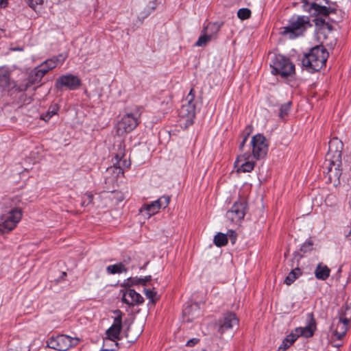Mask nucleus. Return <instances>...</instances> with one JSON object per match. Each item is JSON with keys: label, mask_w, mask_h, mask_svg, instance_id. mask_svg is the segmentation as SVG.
I'll return each mask as SVG.
<instances>
[{"label": "nucleus", "mask_w": 351, "mask_h": 351, "mask_svg": "<svg viewBox=\"0 0 351 351\" xmlns=\"http://www.w3.org/2000/svg\"><path fill=\"white\" fill-rule=\"evenodd\" d=\"M308 247H309L310 245H313V243H311L310 241H308Z\"/></svg>", "instance_id": "48"}, {"label": "nucleus", "mask_w": 351, "mask_h": 351, "mask_svg": "<svg viewBox=\"0 0 351 351\" xmlns=\"http://www.w3.org/2000/svg\"><path fill=\"white\" fill-rule=\"evenodd\" d=\"M234 231H230V237H231V239H232V241L233 243H234V241L236 239V237H235V235H234Z\"/></svg>", "instance_id": "43"}, {"label": "nucleus", "mask_w": 351, "mask_h": 351, "mask_svg": "<svg viewBox=\"0 0 351 351\" xmlns=\"http://www.w3.org/2000/svg\"><path fill=\"white\" fill-rule=\"evenodd\" d=\"M301 2L302 3V6L305 8V6L307 5V0H301Z\"/></svg>", "instance_id": "44"}, {"label": "nucleus", "mask_w": 351, "mask_h": 351, "mask_svg": "<svg viewBox=\"0 0 351 351\" xmlns=\"http://www.w3.org/2000/svg\"><path fill=\"white\" fill-rule=\"evenodd\" d=\"M126 267L121 263L110 265L106 267V271L108 274H121L123 272H126Z\"/></svg>", "instance_id": "26"}, {"label": "nucleus", "mask_w": 351, "mask_h": 351, "mask_svg": "<svg viewBox=\"0 0 351 351\" xmlns=\"http://www.w3.org/2000/svg\"><path fill=\"white\" fill-rule=\"evenodd\" d=\"M222 25V23L219 22L208 23L206 26L204 27L202 31L208 34L212 39H215Z\"/></svg>", "instance_id": "22"}, {"label": "nucleus", "mask_w": 351, "mask_h": 351, "mask_svg": "<svg viewBox=\"0 0 351 351\" xmlns=\"http://www.w3.org/2000/svg\"><path fill=\"white\" fill-rule=\"evenodd\" d=\"M113 165L119 169V173H123V169L130 166V160L125 157V144L123 141L117 145Z\"/></svg>", "instance_id": "14"}, {"label": "nucleus", "mask_w": 351, "mask_h": 351, "mask_svg": "<svg viewBox=\"0 0 351 351\" xmlns=\"http://www.w3.org/2000/svg\"><path fill=\"white\" fill-rule=\"evenodd\" d=\"M228 243L227 235L221 232L217 234L214 237V243L217 247L224 246Z\"/></svg>", "instance_id": "29"}, {"label": "nucleus", "mask_w": 351, "mask_h": 351, "mask_svg": "<svg viewBox=\"0 0 351 351\" xmlns=\"http://www.w3.org/2000/svg\"><path fill=\"white\" fill-rule=\"evenodd\" d=\"M0 86L5 90H10L14 86V83L10 81L9 72L4 69L0 70Z\"/></svg>", "instance_id": "24"}, {"label": "nucleus", "mask_w": 351, "mask_h": 351, "mask_svg": "<svg viewBox=\"0 0 351 351\" xmlns=\"http://www.w3.org/2000/svg\"><path fill=\"white\" fill-rule=\"evenodd\" d=\"M341 345H342L341 343H336V344H334L333 346L335 347H340V346H341Z\"/></svg>", "instance_id": "46"}, {"label": "nucleus", "mask_w": 351, "mask_h": 351, "mask_svg": "<svg viewBox=\"0 0 351 351\" xmlns=\"http://www.w3.org/2000/svg\"><path fill=\"white\" fill-rule=\"evenodd\" d=\"M199 339H197V338H193L191 339H189L186 343V346H189V347H192L193 346H195V344H197L198 342H199Z\"/></svg>", "instance_id": "37"}, {"label": "nucleus", "mask_w": 351, "mask_h": 351, "mask_svg": "<svg viewBox=\"0 0 351 351\" xmlns=\"http://www.w3.org/2000/svg\"><path fill=\"white\" fill-rule=\"evenodd\" d=\"M139 278H140L138 277L129 278L127 280V285L128 286L141 285V280H139Z\"/></svg>", "instance_id": "36"}, {"label": "nucleus", "mask_w": 351, "mask_h": 351, "mask_svg": "<svg viewBox=\"0 0 351 351\" xmlns=\"http://www.w3.org/2000/svg\"><path fill=\"white\" fill-rule=\"evenodd\" d=\"M342 148L343 144L337 138H332L328 143L326 160L329 163L327 174L330 182L333 178L339 180L341 174L339 165L341 162Z\"/></svg>", "instance_id": "3"}, {"label": "nucleus", "mask_w": 351, "mask_h": 351, "mask_svg": "<svg viewBox=\"0 0 351 351\" xmlns=\"http://www.w3.org/2000/svg\"><path fill=\"white\" fill-rule=\"evenodd\" d=\"M291 108V103L287 102L281 106L280 109L279 117L280 119H284L287 115Z\"/></svg>", "instance_id": "33"}, {"label": "nucleus", "mask_w": 351, "mask_h": 351, "mask_svg": "<svg viewBox=\"0 0 351 351\" xmlns=\"http://www.w3.org/2000/svg\"><path fill=\"white\" fill-rule=\"evenodd\" d=\"M59 108L56 104L49 107L48 111L41 115V119L45 121H48L54 114H56Z\"/></svg>", "instance_id": "30"}, {"label": "nucleus", "mask_w": 351, "mask_h": 351, "mask_svg": "<svg viewBox=\"0 0 351 351\" xmlns=\"http://www.w3.org/2000/svg\"><path fill=\"white\" fill-rule=\"evenodd\" d=\"M306 25V16L293 15L289 19L287 25L280 29V34L291 40L295 39L304 35Z\"/></svg>", "instance_id": "4"}, {"label": "nucleus", "mask_w": 351, "mask_h": 351, "mask_svg": "<svg viewBox=\"0 0 351 351\" xmlns=\"http://www.w3.org/2000/svg\"><path fill=\"white\" fill-rule=\"evenodd\" d=\"M66 58V56L64 54H59L58 56H53L51 58L47 59L45 61L48 69L52 70L57 66H60Z\"/></svg>", "instance_id": "23"}, {"label": "nucleus", "mask_w": 351, "mask_h": 351, "mask_svg": "<svg viewBox=\"0 0 351 351\" xmlns=\"http://www.w3.org/2000/svg\"><path fill=\"white\" fill-rule=\"evenodd\" d=\"M29 6L35 11L40 10L45 0H26Z\"/></svg>", "instance_id": "31"}, {"label": "nucleus", "mask_w": 351, "mask_h": 351, "mask_svg": "<svg viewBox=\"0 0 351 351\" xmlns=\"http://www.w3.org/2000/svg\"><path fill=\"white\" fill-rule=\"evenodd\" d=\"M141 114L142 108L138 106L126 112L116 125L117 134L123 136L134 130L139 124Z\"/></svg>", "instance_id": "5"}, {"label": "nucleus", "mask_w": 351, "mask_h": 351, "mask_svg": "<svg viewBox=\"0 0 351 351\" xmlns=\"http://www.w3.org/2000/svg\"><path fill=\"white\" fill-rule=\"evenodd\" d=\"M302 274L301 269L297 267L294 269H293L287 276L285 280V283L287 285L293 283L296 278L300 276Z\"/></svg>", "instance_id": "27"}, {"label": "nucleus", "mask_w": 351, "mask_h": 351, "mask_svg": "<svg viewBox=\"0 0 351 351\" xmlns=\"http://www.w3.org/2000/svg\"><path fill=\"white\" fill-rule=\"evenodd\" d=\"M202 351H206V350H202Z\"/></svg>", "instance_id": "50"}, {"label": "nucleus", "mask_w": 351, "mask_h": 351, "mask_svg": "<svg viewBox=\"0 0 351 351\" xmlns=\"http://www.w3.org/2000/svg\"><path fill=\"white\" fill-rule=\"evenodd\" d=\"M251 16V11L248 8H241L237 12V16L241 19H247Z\"/></svg>", "instance_id": "32"}, {"label": "nucleus", "mask_w": 351, "mask_h": 351, "mask_svg": "<svg viewBox=\"0 0 351 351\" xmlns=\"http://www.w3.org/2000/svg\"><path fill=\"white\" fill-rule=\"evenodd\" d=\"M144 292L147 298L150 300L152 303H154L156 300L155 297L156 295V292L150 289H145Z\"/></svg>", "instance_id": "35"}, {"label": "nucleus", "mask_w": 351, "mask_h": 351, "mask_svg": "<svg viewBox=\"0 0 351 351\" xmlns=\"http://www.w3.org/2000/svg\"><path fill=\"white\" fill-rule=\"evenodd\" d=\"M330 269L323 263H319L315 270L316 278L322 280H326L330 276Z\"/></svg>", "instance_id": "25"}, {"label": "nucleus", "mask_w": 351, "mask_h": 351, "mask_svg": "<svg viewBox=\"0 0 351 351\" xmlns=\"http://www.w3.org/2000/svg\"><path fill=\"white\" fill-rule=\"evenodd\" d=\"M335 12V8L328 5L327 0H315L311 3L308 8V13L311 15V19H308V26H312L313 23L315 32L326 36L332 31V27L326 21L325 18Z\"/></svg>", "instance_id": "1"}, {"label": "nucleus", "mask_w": 351, "mask_h": 351, "mask_svg": "<svg viewBox=\"0 0 351 351\" xmlns=\"http://www.w3.org/2000/svg\"><path fill=\"white\" fill-rule=\"evenodd\" d=\"M45 75V71H40V69H38V68L36 66L33 70L31 71V72L29 74L27 80L28 84L25 86V89L27 88V86L29 84H34L36 83H39L42 78Z\"/></svg>", "instance_id": "21"}, {"label": "nucleus", "mask_w": 351, "mask_h": 351, "mask_svg": "<svg viewBox=\"0 0 351 351\" xmlns=\"http://www.w3.org/2000/svg\"><path fill=\"white\" fill-rule=\"evenodd\" d=\"M122 301L129 306H134L142 304L143 298L134 289H128L122 295Z\"/></svg>", "instance_id": "20"}, {"label": "nucleus", "mask_w": 351, "mask_h": 351, "mask_svg": "<svg viewBox=\"0 0 351 351\" xmlns=\"http://www.w3.org/2000/svg\"><path fill=\"white\" fill-rule=\"evenodd\" d=\"M304 57L305 58H307V53H304Z\"/></svg>", "instance_id": "49"}, {"label": "nucleus", "mask_w": 351, "mask_h": 351, "mask_svg": "<svg viewBox=\"0 0 351 351\" xmlns=\"http://www.w3.org/2000/svg\"><path fill=\"white\" fill-rule=\"evenodd\" d=\"M252 157L256 160L263 158L268 152V143L261 134L254 135L251 140Z\"/></svg>", "instance_id": "12"}, {"label": "nucleus", "mask_w": 351, "mask_h": 351, "mask_svg": "<svg viewBox=\"0 0 351 351\" xmlns=\"http://www.w3.org/2000/svg\"><path fill=\"white\" fill-rule=\"evenodd\" d=\"M114 314L116 315L114 319V322L112 326L106 330V339L105 341H112L114 342L116 347H118V343L117 341L120 340V333L122 328V313L119 310L114 311Z\"/></svg>", "instance_id": "13"}, {"label": "nucleus", "mask_w": 351, "mask_h": 351, "mask_svg": "<svg viewBox=\"0 0 351 351\" xmlns=\"http://www.w3.org/2000/svg\"><path fill=\"white\" fill-rule=\"evenodd\" d=\"M302 64L304 65V66L307 68V64H305V60H302Z\"/></svg>", "instance_id": "47"}, {"label": "nucleus", "mask_w": 351, "mask_h": 351, "mask_svg": "<svg viewBox=\"0 0 351 351\" xmlns=\"http://www.w3.org/2000/svg\"><path fill=\"white\" fill-rule=\"evenodd\" d=\"M37 67L38 68V69H40V71H45V75L47 74L49 71H51L50 69H48V66H47V64L45 62L41 63Z\"/></svg>", "instance_id": "38"}, {"label": "nucleus", "mask_w": 351, "mask_h": 351, "mask_svg": "<svg viewBox=\"0 0 351 351\" xmlns=\"http://www.w3.org/2000/svg\"><path fill=\"white\" fill-rule=\"evenodd\" d=\"M238 324L239 319L234 313H226L224 315L223 318L219 321L218 331L221 334H223L227 330L232 329L234 326H237Z\"/></svg>", "instance_id": "19"}, {"label": "nucleus", "mask_w": 351, "mask_h": 351, "mask_svg": "<svg viewBox=\"0 0 351 351\" xmlns=\"http://www.w3.org/2000/svg\"><path fill=\"white\" fill-rule=\"evenodd\" d=\"M8 4V0H0V7L1 8H6Z\"/></svg>", "instance_id": "41"}, {"label": "nucleus", "mask_w": 351, "mask_h": 351, "mask_svg": "<svg viewBox=\"0 0 351 351\" xmlns=\"http://www.w3.org/2000/svg\"><path fill=\"white\" fill-rule=\"evenodd\" d=\"M21 217L22 211L18 208H13L10 210L5 211L0 217V234L12 230Z\"/></svg>", "instance_id": "7"}, {"label": "nucleus", "mask_w": 351, "mask_h": 351, "mask_svg": "<svg viewBox=\"0 0 351 351\" xmlns=\"http://www.w3.org/2000/svg\"><path fill=\"white\" fill-rule=\"evenodd\" d=\"M81 339L77 337H71L66 335H60L50 337L47 345L49 348L58 351H66L78 345Z\"/></svg>", "instance_id": "8"}, {"label": "nucleus", "mask_w": 351, "mask_h": 351, "mask_svg": "<svg viewBox=\"0 0 351 351\" xmlns=\"http://www.w3.org/2000/svg\"><path fill=\"white\" fill-rule=\"evenodd\" d=\"M82 206L88 205V204H87V202H86V200L84 199V200H83V202H82Z\"/></svg>", "instance_id": "45"}, {"label": "nucleus", "mask_w": 351, "mask_h": 351, "mask_svg": "<svg viewBox=\"0 0 351 351\" xmlns=\"http://www.w3.org/2000/svg\"><path fill=\"white\" fill-rule=\"evenodd\" d=\"M328 53L323 46L317 45L308 51V72L319 71L327 60Z\"/></svg>", "instance_id": "10"}, {"label": "nucleus", "mask_w": 351, "mask_h": 351, "mask_svg": "<svg viewBox=\"0 0 351 351\" xmlns=\"http://www.w3.org/2000/svg\"><path fill=\"white\" fill-rule=\"evenodd\" d=\"M316 330L317 326L315 320L311 317L308 319V337H312Z\"/></svg>", "instance_id": "34"}, {"label": "nucleus", "mask_w": 351, "mask_h": 351, "mask_svg": "<svg viewBox=\"0 0 351 351\" xmlns=\"http://www.w3.org/2000/svg\"><path fill=\"white\" fill-rule=\"evenodd\" d=\"M252 156L244 154L237 157L234 165L237 167L238 172L249 173L251 172L255 166V162Z\"/></svg>", "instance_id": "16"}, {"label": "nucleus", "mask_w": 351, "mask_h": 351, "mask_svg": "<svg viewBox=\"0 0 351 351\" xmlns=\"http://www.w3.org/2000/svg\"><path fill=\"white\" fill-rule=\"evenodd\" d=\"M195 97L194 90L191 88L178 110V115L184 120L185 126L191 125L193 123L195 116Z\"/></svg>", "instance_id": "6"}, {"label": "nucleus", "mask_w": 351, "mask_h": 351, "mask_svg": "<svg viewBox=\"0 0 351 351\" xmlns=\"http://www.w3.org/2000/svg\"><path fill=\"white\" fill-rule=\"evenodd\" d=\"M247 137H248V135L245 136L244 137V138L243 139L242 142L240 143L239 149H240L241 150H242V149H243V147H244V145H245V143H246V141H247Z\"/></svg>", "instance_id": "42"}, {"label": "nucleus", "mask_w": 351, "mask_h": 351, "mask_svg": "<svg viewBox=\"0 0 351 351\" xmlns=\"http://www.w3.org/2000/svg\"><path fill=\"white\" fill-rule=\"evenodd\" d=\"M245 210V204L241 202H237L226 213V217L232 222L238 223L244 217Z\"/></svg>", "instance_id": "18"}, {"label": "nucleus", "mask_w": 351, "mask_h": 351, "mask_svg": "<svg viewBox=\"0 0 351 351\" xmlns=\"http://www.w3.org/2000/svg\"><path fill=\"white\" fill-rule=\"evenodd\" d=\"M81 80L72 74L63 75L59 77L56 82V87L62 88L65 87L69 90H76L81 86Z\"/></svg>", "instance_id": "15"}, {"label": "nucleus", "mask_w": 351, "mask_h": 351, "mask_svg": "<svg viewBox=\"0 0 351 351\" xmlns=\"http://www.w3.org/2000/svg\"><path fill=\"white\" fill-rule=\"evenodd\" d=\"M169 202L170 197L169 195L161 196L158 199L149 204H143L139 209V213L145 218L149 219L152 215L158 213L160 208L167 207Z\"/></svg>", "instance_id": "11"}, {"label": "nucleus", "mask_w": 351, "mask_h": 351, "mask_svg": "<svg viewBox=\"0 0 351 351\" xmlns=\"http://www.w3.org/2000/svg\"><path fill=\"white\" fill-rule=\"evenodd\" d=\"M151 279H152L151 276H147L144 278H139V280H141V285H146V283L148 282L149 281H150Z\"/></svg>", "instance_id": "40"}, {"label": "nucleus", "mask_w": 351, "mask_h": 351, "mask_svg": "<svg viewBox=\"0 0 351 351\" xmlns=\"http://www.w3.org/2000/svg\"><path fill=\"white\" fill-rule=\"evenodd\" d=\"M213 39L202 30V34L196 41L195 45L196 47H204Z\"/></svg>", "instance_id": "28"}, {"label": "nucleus", "mask_w": 351, "mask_h": 351, "mask_svg": "<svg viewBox=\"0 0 351 351\" xmlns=\"http://www.w3.org/2000/svg\"><path fill=\"white\" fill-rule=\"evenodd\" d=\"M84 198L86 200L87 204H89L93 202V195L90 193H88L85 194Z\"/></svg>", "instance_id": "39"}, {"label": "nucleus", "mask_w": 351, "mask_h": 351, "mask_svg": "<svg viewBox=\"0 0 351 351\" xmlns=\"http://www.w3.org/2000/svg\"><path fill=\"white\" fill-rule=\"evenodd\" d=\"M300 336H307V326L296 328L282 341L277 351H285Z\"/></svg>", "instance_id": "17"}, {"label": "nucleus", "mask_w": 351, "mask_h": 351, "mask_svg": "<svg viewBox=\"0 0 351 351\" xmlns=\"http://www.w3.org/2000/svg\"><path fill=\"white\" fill-rule=\"evenodd\" d=\"M351 322V306H342L332 320L328 335L332 341L341 340L346 335Z\"/></svg>", "instance_id": "2"}, {"label": "nucleus", "mask_w": 351, "mask_h": 351, "mask_svg": "<svg viewBox=\"0 0 351 351\" xmlns=\"http://www.w3.org/2000/svg\"><path fill=\"white\" fill-rule=\"evenodd\" d=\"M271 73L274 75H279L282 77H287L293 73L295 66L289 58L282 56L276 55L271 63Z\"/></svg>", "instance_id": "9"}]
</instances>
